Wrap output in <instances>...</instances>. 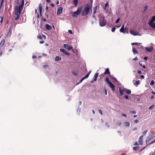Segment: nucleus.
Listing matches in <instances>:
<instances>
[{"label":"nucleus","mask_w":155,"mask_h":155,"mask_svg":"<svg viewBox=\"0 0 155 155\" xmlns=\"http://www.w3.org/2000/svg\"><path fill=\"white\" fill-rule=\"evenodd\" d=\"M120 20V18H118L116 20V24H117V23H118L119 21Z\"/></svg>","instance_id":"obj_40"},{"label":"nucleus","mask_w":155,"mask_h":155,"mask_svg":"<svg viewBox=\"0 0 155 155\" xmlns=\"http://www.w3.org/2000/svg\"><path fill=\"white\" fill-rule=\"evenodd\" d=\"M148 24L151 27L155 29V23L153 22H148Z\"/></svg>","instance_id":"obj_10"},{"label":"nucleus","mask_w":155,"mask_h":155,"mask_svg":"<svg viewBox=\"0 0 155 155\" xmlns=\"http://www.w3.org/2000/svg\"><path fill=\"white\" fill-rule=\"evenodd\" d=\"M37 58V57L35 55H33V56H32V58Z\"/></svg>","instance_id":"obj_59"},{"label":"nucleus","mask_w":155,"mask_h":155,"mask_svg":"<svg viewBox=\"0 0 155 155\" xmlns=\"http://www.w3.org/2000/svg\"><path fill=\"white\" fill-rule=\"evenodd\" d=\"M64 47L67 49L68 51H70L71 50H73V47L72 46H69L68 45L66 44H64L63 45Z\"/></svg>","instance_id":"obj_7"},{"label":"nucleus","mask_w":155,"mask_h":155,"mask_svg":"<svg viewBox=\"0 0 155 155\" xmlns=\"http://www.w3.org/2000/svg\"><path fill=\"white\" fill-rule=\"evenodd\" d=\"M38 38L39 39H40V40H41L42 39V37L41 36H39L38 37Z\"/></svg>","instance_id":"obj_49"},{"label":"nucleus","mask_w":155,"mask_h":155,"mask_svg":"<svg viewBox=\"0 0 155 155\" xmlns=\"http://www.w3.org/2000/svg\"><path fill=\"white\" fill-rule=\"evenodd\" d=\"M145 49L148 52H151L153 50V48L152 46H149L148 47H145Z\"/></svg>","instance_id":"obj_9"},{"label":"nucleus","mask_w":155,"mask_h":155,"mask_svg":"<svg viewBox=\"0 0 155 155\" xmlns=\"http://www.w3.org/2000/svg\"><path fill=\"white\" fill-rule=\"evenodd\" d=\"M48 66V65H45L43 66V67L44 68H46Z\"/></svg>","instance_id":"obj_50"},{"label":"nucleus","mask_w":155,"mask_h":155,"mask_svg":"<svg viewBox=\"0 0 155 155\" xmlns=\"http://www.w3.org/2000/svg\"><path fill=\"white\" fill-rule=\"evenodd\" d=\"M24 0H22V2H21V6H20V7H22L24 5Z\"/></svg>","instance_id":"obj_38"},{"label":"nucleus","mask_w":155,"mask_h":155,"mask_svg":"<svg viewBox=\"0 0 155 155\" xmlns=\"http://www.w3.org/2000/svg\"><path fill=\"white\" fill-rule=\"evenodd\" d=\"M109 86L112 89V90L114 91L115 90V87L114 86V85L110 82L109 84H108Z\"/></svg>","instance_id":"obj_13"},{"label":"nucleus","mask_w":155,"mask_h":155,"mask_svg":"<svg viewBox=\"0 0 155 155\" xmlns=\"http://www.w3.org/2000/svg\"><path fill=\"white\" fill-rule=\"evenodd\" d=\"M106 127H109V124H108L107 123H106Z\"/></svg>","instance_id":"obj_53"},{"label":"nucleus","mask_w":155,"mask_h":155,"mask_svg":"<svg viewBox=\"0 0 155 155\" xmlns=\"http://www.w3.org/2000/svg\"><path fill=\"white\" fill-rule=\"evenodd\" d=\"M64 54H65L66 55H70V54L69 52H67V51H66L64 53Z\"/></svg>","instance_id":"obj_37"},{"label":"nucleus","mask_w":155,"mask_h":155,"mask_svg":"<svg viewBox=\"0 0 155 155\" xmlns=\"http://www.w3.org/2000/svg\"><path fill=\"white\" fill-rule=\"evenodd\" d=\"M130 112L131 113H132L133 114H136V110H134V111H130Z\"/></svg>","instance_id":"obj_39"},{"label":"nucleus","mask_w":155,"mask_h":155,"mask_svg":"<svg viewBox=\"0 0 155 155\" xmlns=\"http://www.w3.org/2000/svg\"><path fill=\"white\" fill-rule=\"evenodd\" d=\"M108 5V3L107 2L105 5V7L104 8V9L105 10L106 8V7Z\"/></svg>","instance_id":"obj_35"},{"label":"nucleus","mask_w":155,"mask_h":155,"mask_svg":"<svg viewBox=\"0 0 155 155\" xmlns=\"http://www.w3.org/2000/svg\"><path fill=\"white\" fill-rule=\"evenodd\" d=\"M91 71H90L88 74L85 76L86 78H87L89 76V74L91 73Z\"/></svg>","instance_id":"obj_33"},{"label":"nucleus","mask_w":155,"mask_h":155,"mask_svg":"<svg viewBox=\"0 0 155 155\" xmlns=\"http://www.w3.org/2000/svg\"><path fill=\"white\" fill-rule=\"evenodd\" d=\"M99 23L100 26L103 27L104 26L106 23V21L105 20L104 16L101 15L99 16Z\"/></svg>","instance_id":"obj_1"},{"label":"nucleus","mask_w":155,"mask_h":155,"mask_svg":"<svg viewBox=\"0 0 155 155\" xmlns=\"http://www.w3.org/2000/svg\"><path fill=\"white\" fill-rule=\"evenodd\" d=\"M62 11H63V8L61 7H59L57 11V14L58 15H60L62 13Z\"/></svg>","instance_id":"obj_11"},{"label":"nucleus","mask_w":155,"mask_h":155,"mask_svg":"<svg viewBox=\"0 0 155 155\" xmlns=\"http://www.w3.org/2000/svg\"><path fill=\"white\" fill-rule=\"evenodd\" d=\"M90 8L89 6L84 8L82 12V15L83 16H85L87 14L89 11Z\"/></svg>","instance_id":"obj_3"},{"label":"nucleus","mask_w":155,"mask_h":155,"mask_svg":"<svg viewBox=\"0 0 155 155\" xmlns=\"http://www.w3.org/2000/svg\"><path fill=\"white\" fill-rule=\"evenodd\" d=\"M125 98L127 99H129V97L128 95H126L125 96Z\"/></svg>","instance_id":"obj_51"},{"label":"nucleus","mask_w":155,"mask_h":155,"mask_svg":"<svg viewBox=\"0 0 155 155\" xmlns=\"http://www.w3.org/2000/svg\"><path fill=\"white\" fill-rule=\"evenodd\" d=\"M122 114L124 116V117H127V115L126 114Z\"/></svg>","instance_id":"obj_64"},{"label":"nucleus","mask_w":155,"mask_h":155,"mask_svg":"<svg viewBox=\"0 0 155 155\" xmlns=\"http://www.w3.org/2000/svg\"><path fill=\"white\" fill-rule=\"evenodd\" d=\"M73 3L74 5H76L78 3V0H74Z\"/></svg>","instance_id":"obj_24"},{"label":"nucleus","mask_w":155,"mask_h":155,"mask_svg":"<svg viewBox=\"0 0 155 155\" xmlns=\"http://www.w3.org/2000/svg\"><path fill=\"white\" fill-rule=\"evenodd\" d=\"M115 29H116V28H113L112 29V32H114V31H115Z\"/></svg>","instance_id":"obj_46"},{"label":"nucleus","mask_w":155,"mask_h":155,"mask_svg":"<svg viewBox=\"0 0 155 155\" xmlns=\"http://www.w3.org/2000/svg\"><path fill=\"white\" fill-rule=\"evenodd\" d=\"M45 27L48 30H50L51 28V26L48 24L46 25Z\"/></svg>","instance_id":"obj_17"},{"label":"nucleus","mask_w":155,"mask_h":155,"mask_svg":"<svg viewBox=\"0 0 155 155\" xmlns=\"http://www.w3.org/2000/svg\"><path fill=\"white\" fill-rule=\"evenodd\" d=\"M87 78H86V77H83L80 80V82H82L85 79Z\"/></svg>","instance_id":"obj_34"},{"label":"nucleus","mask_w":155,"mask_h":155,"mask_svg":"<svg viewBox=\"0 0 155 155\" xmlns=\"http://www.w3.org/2000/svg\"><path fill=\"white\" fill-rule=\"evenodd\" d=\"M154 96L153 95H152L151 96V97H150V98L151 99H153V98H154Z\"/></svg>","instance_id":"obj_57"},{"label":"nucleus","mask_w":155,"mask_h":155,"mask_svg":"<svg viewBox=\"0 0 155 155\" xmlns=\"http://www.w3.org/2000/svg\"><path fill=\"white\" fill-rule=\"evenodd\" d=\"M125 90L127 94H130L131 93V91L130 90L125 89Z\"/></svg>","instance_id":"obj_18"},{"label":"nucleus","mask_w":155,"mask_h":155,"mask_svg":"<svg viewBox=\"0 0 155 155\" xmlns=\"http://www.w3.org/2000/svg\"><path fill=\"white\" fill-rule=\"evenodd\" d=\"M97 6H96V7H95L94 8L93 11V13H94V14H95V13L96 12V11L97 10Z\"/></svg>","instance_id":"obj_20"},{"label":"nucleus","mask_w":155,"mask_h":155,"mask_svg":"<svg viewBox=\"0 0 155 155\" xmlns=\"http://www.w3.org/2000/svg\"><path fill=\"white\" fill-rule=\"evenodd\" d=\"M104 91H105V94L106 95H107V90L106 89H105Z\"/></svg>","instance_id":"obj_54"},{"label":"nucleus","mask_w":155,"mask_h":155,"mask_svg":"<svg viewBox=\"0 0 155 155\" xmlns=\"http://www.w3.org/2000/svg\"><path fill=\"white\" fill-rule=\"evenodd\" d=\"M154 107V106L153 105H152L151 106L149 107V109L150 110H151L153 109Z\"/></svg>","instance_id":"obj_32"},{"label":"nucleus","mask_w":155,"mask_h":155,"mask_svg":"<svg viewBox=\"0 0 155 155\" xmlns=\"http://www.w3.org/2000/svg\"><path fill=\"white\" fill-rule=\"evenodd\" d=\"M138 44V43H132L131 45H137Z\"/></svg>","instance_id":"obj_48"},{"label":"nucleus","mask_w":155,"mask_h":155,"mask_svg":"<svg viewBox=\"0 0 155 155\" xmlns=\"http://www.w3.org/2000/svg\"><path fill=\"white\" fill-rule=\"evenodd\" d=\"M68 31L69 33H70L71 34H72V31L71 30H69Z\"/></svg>","instance_id":"obj_55"},{"label":"nucleus","mask_w":155,"mask_h":155,"mask_svg":"<svg viewBox=\"0 0 155 155\" xmlns=\"http://www.w3.org/2000/svg\"><path fill=\"white\" fill-rule=\"evenodd\" d=\"M155 21V15L152 17L151 20L149 22H153Z\"/></svg>","instance_id":"obj_19"},{"label":"nucleus","mask_w":155,"mask_h":155,"mask_svg":"<svg viewBox=\"0 0 155 155\" xmlns=\"http://www.w3.org/2000/svg\"><path fill=\"white\" fill-rule=\"evenodd\" d=\"M39 10V11L40 14L41 15L42 11V7L41 4H40L38 6Z\"/></svg>","instance_id":"obj_15"},{"label":"nucleus","mask_w":155,"mask_h":155,"mask_svg":"<svg viewBox=\"0 0 155 155\" xmlns=\"http://www.w3.org/2000/svg\"><path fill=\"white\" fill-rule=\"evenodd\" d=\"M148 58L147 57H145L143 59L145 60H147Z\"/></svg>","instance_id":"obj_61"},{"label":"nucleus","mask_w":155,"mask_h":155,"mask_svg":"<svg viewBox=\"0 0 155 155\" xmlns=\"http://www.w3.org/2000/svg\"><path fill=\"white\" fill-rule=\"evenodd\" d=\"M142 61H140L139 62V64L141 65H142Z\"/></svg>","instance_id":"obj_63"},{"label":"nucleus","mask_w":155,"mask_h":155,"mask_svg":"<svg viewBox=\"0 0 155 155\" xmlns=\"http://www.w3.org/2000/svg\"><path fill=\"white\" fill-rule=\"evenodd\" d=\"M125 126L129 127L130 126V124L129 122H125Z\"/></svg>","instance_id":"obj_26"},{"label":"nucleus","mask_w":155,"mask_h":155,"mask_svg":"<svg viewBox=\"0 0 155 155\" xmlns=\"http://www.w3.org/2000/svg\"><path fill=\"white\" fill-rule=\"evenodd\" d=\"M139 122V120H137V119H136L135 120H134V122L135 123H138Z\"/></svg>","instance_id":"obj_44"},{"label":"nucleus","mask_w":155,"mask_h":155,"mask_svg":"<svg viewBox=\"0 0 155 155\" xmlns=\"http://www.w3.org/2000/svg\"><path fill=\"white\" fill-rule=\"evenodd\" d=\"M42 55L44 56H46L47 55V54L45 53H43L42 54Z\"/></svg>","instance_id":"obj_60"},{"label":"nucleus","mask_w":155,"mask_h":155,"mask_svg":"<svg viewBox=\"0 0 155 155\" xmlns=\"http://www.w3.org/2000/svg\"><path fill=\"white\" fill-rule=\"evenodd\" d=\"M134 146L138 145V144L137 142H136L134 143Z\"/></svg>","instance_id":"obj_47"},{"label":"nucleus","mask_w":155,"mask_h":155,"mask_svg":"<svg viewBox=\"0 0 155 155\" xmlns=\"http://www.w3.org/2000/svg\"><path fill=\"white\" fill-rule=\"evenodd\" d=\"M137 72L139 74H141V73L142 71H141L139 70Z\"/></svg>","instance_id":"obj_56"},{"label":"nucleus","mask_w":155,"mask_h":155,"mask_svg":"<svg viewBox=\"0 0 155 155\" xmlns=\"http://www.w3.org/2000/svg\"><path fill=\"white\" fill-rule=\"evenodd\" d=\"M143 138V136H141L139 138V143H140V145H142L143 144V141H142Z\"/></svg>","instance_id":"obj_14"},{"label":"nucleus","mask_w":155,"mask_h":155,"mask_svg":"<svg viewBox=\"0 0 155 155\" xmlns=\"http://www.w3.org/2000/svg\"><path fill=\"white\" fill-rule=\"evenodd\" d=\"M3 21V18L2 17H0V23H2Z\"/></svg>","instance_id":"obj_41"},{"label":"nucleus","mask_w":155,"mask_h":155,"mask_svg":"<svg viewBox=\"0 0 155 155\" xmlns=\"http://www.w3.org/2000/svg\"><path fill=\"white\" fill-rule=\"evenodd\" d=\"M155 137V134L154 133H151L146 139V143L147 144L149 141L152 138Z\"/></svg>","instance_id":"obj_5"},{"label":"nucleus","mask_w":155,"mask_h":155,"mask_svg":"<svg viewBox=\"0 0 155 155\" xmlns=\"http://www.w3.org/2000/svg\"><path fill=\"white\" fill-rule=\"evenodd\" d=\"M154 81L153 80H152L150 84L151 86L153 85L154 84Z\"/></svg>","instance_id":"obj_31"},{"label":"nucleus","mask_w":155,"mask_h":155,"mask_svg":"<svg viewBox=\"0 0 155 155\" xmlns=\"http://www.w3.org/2000/svg\"><path fill=\"white\" fill-rule=\"evenodd\" d=\"M140 84V81L139 80H138L135 83V84H134L136 86H137V85Z\"/></svg>","instance_id":"obj_21"},{"label":"nucleus","mask_w":155,"mask_h":155,"mask_svg":"<svg viewBox=\"0 0 155 155\" xmlns=\"http://www.w3.org/2000/svg\"><path fill=\"white\" fill-rule=\"evenodd\" d=\"M125 28H120V32H123L124 33Z\"/></svg>","instance_id":"obj_28"},{"label":"nucleus","mask_w":155,"mask_h":155,"mask_svg":"<svg viewBox=\"0 0 155 155\" xmlns=\"http://www.w3.org/2000/svg\"><path fill=\"white\" fill-rule=\"evenodd\" d=\"M4 42L5 40H3L1 42V43L0 44V46H3L4 44Z\"/></svg>","instance_id":"obj_23"},{"label":"nucleus","mask_w":155,"mask_h":155,"mask_svg":"<svg viewBox=\"0 0 155 155\" xmlns=\"http://www.w3.org/2000/svg\"><path fill=\"white\" fill-rule=\"evenodd\" d=\"M133 53L134 54L135 53H138V51L136 50L134 48H133Z\"/></svg>","instance_id":"obj_25"},{"label":"nucleus","mask_w":155,"mask_h":155,"mask_svg":"<svg viewBox=\"0 0 155 155\" xmlns=\"http://www.w3.org/2000/svg\"><path fill=\"white\" fill-rule=\"evenodd\" d=\"M147 130H145L143 133V134L144 135H145L146 133L147 132Z\"/></svg>","instance_id":"obj_42"},{"label":"nucleus","mask_w":155,"mask_h":155,"mask_svg":"<svg viewBox=\"0 0 155 155\" xmlns=\"http://www.w3.org/2000/svg\"><path fill=\"white\" fill-rule=\"evenodd\" d=\"M61 58L59 56H57L55 57V60L56 61H58L61 60Z\"/></svg>","instance_id":"obj_16"},{"label":"nucleus","mask_w":155,"mask_h":155,"mask_svg":"<svg viewBox=\"0 0 155 155\" xmlns=\"http://www.w3.org/2000/svg\"><path fill=\"white\" fill-rule=\"evenodd\" d=\"M98 75V74L97 73H96L94 76V77L92 80L91 81V83H93L94 81H96L97 80V77Z\"/></svg>","instance_id":"obj_8"},{"label":"nucleus","mask_w":155,"mask_h":155,"mask_svg":"<svg viewBox=\"0 0 155 155\" xmlns=\"http://www.w3.org/2000/svg\"><path fill=\"white\" fill-rule=\"evenodd\" d=\"M139 147L138 146H136L134 147L133 148V149L134 150H137L139 149Z\"/></svg>","instance_id":"obj_27"},{"label":"nucleus","mask_w":155,"mask_h":155,"mask_svg":"<svg viewBox=\"0 0 155 155\" xmlns=\"http://www.w3.org/2000/svg\"><path fill=\"white\" fill-rule=\"evenodd\" d=\"M106 81L108 84H109L110 82L109 81V79L108 78H106Z\"/></svg>","instance_id":"obj_30"},{"label":"nucleus","mask_w":155,"mask_h":155,"mask_svg":"<svg viewBox=\"0 0 155 155\" xmlns=\"http://www.w3.org/2000/svg\"><path fill=\"white\" fill-rule=\"evenodd\" d=\"M99 112L102 115H103L102 111L101 110H99Z\"/></svg>","instance_id":"obj_43"},{"label":"nucleus","mask_w":155,"mask_h":155,"mask_svg":"<svg viewBox=\"0 0 155 155\" xmlns=\"http://www.w3.org/2000/svg\"><path fill=\"white\" fill-rule=\"evenodd\" d=\"M140 77H141V78H144V76L143 75H141L140 76Z\"/></svg>","instance_id":"obj_62"},{"label":"nucleus","mask_w":155,"mask_h":155,"mask_svg":"<svg viewBox=\"0 0 155 155\" xmlns=\"http://www.w3.org/2000/svg\"><path fill=\"white\" fill-rule=\"evenodd\" d=\"M130 33L134 36H140V34L138 32L136 31L133 30H131L130 31Z\"/></svg>","instance_id":"obj_6"},{"label":"nucleus","mask_w":155,"mask_h":155,"mask_svg":"<svg viewBox=\"0 0 155 155\" xmlns=\"http://www.w3.org/2000/svg\"><path fill=\"white\" fill-rule=\"evenodd\" d=\"M19 15H17V17L15 18V19L16 20H18L19 18Z\"/></svg>","instance_id":"obj_52"},{"label":"nucleus","mask_w":155,"mask_h":155,"mask_svg":"<svg viewBox=\"0 0 155 155\" xmlns=\"http://www.w3.org/2000/svg\"><path fill=\"white\" fill-rule=\"evenodd\" d=\"M125 90V88H122L121 87H119V92L121 96H122Z\"/></svg>","instance_id":"obj_12"},{"label":"nucleus","mask_w":155,"mask_h":155,"mask_svg":"<svg viewBox=\"0 0 155 155\" xmlns=\"http://www.w3.org/2000/svg\"><path fill=\"white\" fill-rule=\"evenodd\" d=\"M40 43L41 44H43V43H44V41H40Z\"/></svg>","instance_id":"obj_58"},{"label":"nucleus","mask_w":155,"mask_h":155,"mask_svg":"<svg viewBox=\"0 0 155 155\" xmlns=\"http://www.w3.org/2000/svg\"><path fill=\"white\" fill-rule=\"evenodd\" d=\"M110 73L108 68H107L104 73V74H109Z\"/></svg>","instance_id":"obj_22"},{"label":"nucleus","mask_w":155,"mask_h":155,"mask_svg":"<svg viewBox=\"0 0 155 155\" xmlns=\"http://www.w3.org/2000/svg\"><path fill=\"white\" fill-rule=\"evenodd\" d=\"M22 9V7L16 6L15 8V14L17 15H19L21 13V10Z\"/></svg>","instance_id":"obj_4"},{"label":"nucleus","mask_w":155,"mask_h":155,"mask_svg":"<svg viewBox=\"0 0 155 155\" xmlns=\"http://www.w3.org/2000/svg\"><path fill=\"white\" fill-rule=\"evenodd\" d=\"M82 9V7H80L78 8L77 10L75 12H73L72 13V16L73 18H76L78 15H79Z\"/></svg>","instance_id":"obj_2"},{"label":"nucleus","mask_w":155,"mask_h":155,"mask_svg":"<svg viewBox=\"0 0 155 155\" xmlns=\"http://www.w3.org/2000/svg\"><path fill=\"white\" fill-rule=\"evenodd\" d=\"M128 29H127V28H125V30H124V33H128Z\"/></svg>","instance_id":"obj_36"},{"label":"nucleus","mask_w":155,"mask_h":155,"mask_svg":"<svg viewBox=\"0 0 155 155\" xmlns=\"http://www.w3.org/2000/svg\"><path fill=\"white\" fill-rule=\"evenodd\" d=\"M60 51H61V52H62L64 53L65 52V51H65L64 49H63V48H61L60 49Z\"/></svg>","instance_id":"obj_29"},{"label":"nucleus","mask_w":155,"mask_h":155,"mask_svg":"<svg viewBox=\"0 0 155 155\" xmlns=\"http://www.w3.org/2000/svg\"><path fill=\"white\" fill-rule=\"evenodd\" d=\"M138 60L137 58V57H136L135 58H133L132 60L133 61H136Z\"/></svg>","instance_id":"obj_45"}]
</instances>
